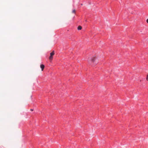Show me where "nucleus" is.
I'll use <instances>...</instances> for the list:
<instances>
[{
    "label": "nucleus",
    "instance_id": "nucleus-1",
    "mask_svg": "<svg viewBox=\"0 0 148 148\" xmlns=\"http://www.w3.org/2000/svg\"><path fill=\"white\" fill-rule=\"evenodd\" d=\"M96 59V58L95 57L89 58L88 60V62L90 64L94 66L95 64H92V63L95 62Z\"/></svg>",
    "mask_w": 148,
    "mask_h": 148
},
{
    "label": "nucleus",
    "instance_id": "nucleus-2",
    "mask_svg": "<svg viewBox=\"0 0 148 148\" xmlns=\"http://www.w3.org/2000/svg\"><path fill=\"white\" fill-rule=\"evenodd\" d=\"M54 51H53L51 53H50V56L49 58V59L50 60H51L53 59V56L54 55Z\"/></svg>",
    "mask_w": 148,
    "mask_h": 148
},
{
    "label": "nucleus",
    "instance_id": "nucleus-3",
    "mask_svg": "<svg viewBox=\"0 0 148 148\" xmlns=\"http://www.w3.org/2000/svg\"><path fill=\"white\" fill-rule=\"evenodd\" d=\"M40 67L42 71H43V69L45 68V66L43 64H41L40 66Z\"/></svg>",
    "mask_w": 148,
    "mask_h": 148
},
{
    "label": "nucleus",
    "instance_id": "nucleus-4",
    "mask_svg": "<svg viewBox=\"0 0 148 148\" xmlns=\"http://www.w3.org/2000/svg\"><path fill=\"white\" fill-rule=\"evenodd\" d=\"M82 29V27L80 26H79L77 27V29L78 30H81Z\"/></svg>",
    "mask_w": 148,
    "mask_h": 148
},
{
    "label": "nucleus",
    "instance_id": "nucleus-5",
    "mask_svg": "<svg viewBox=\"0 0 148 148\" xmlns=\"http://www.w3.org/2000/svg\"><path fill=\"white\" fill-rule=\"evenodd\" d=\"M72 12L73 13H75V10H73Z\"/></svg>",
    "mask_w": 148,
    "mask_h": 148
},
{
    "label": "nucleus",
    "instance_id": "nucleus-6",
    "mask_svg": "<svg viewBox=\"0 0 148 148\" xmlns=\"http://www.w3.org/2000/svg\"><path fill=\"white\" fill-rule=\"evenodd\" d=\"M146 80L148 81V75H147V77L146 78Z\"/></svg>",
    "mask_w": 148,
    "mask_h": 148
},
{
    "label": "nucleus",
    "instance_id": "nucleus-7",
    "mask_svg": "<svg viewBox=\"0 0 148 148\" xmlns=\"http://www.w3.org/2000/svg\"><path fill=\"white\" fill-rule=\"evenodd\" d=\"M147 22L148 23V18L147 20Z\"/></svg>",
    "mask_w": 148,
    "mask_h": 148
},
{
    "label": "nucleus",
    "instance_id": "nucleus-8",
    "mask_svg": "<svg viewBox=\"0 0 148 148\" xmlns=\"http://www.w3.org/2000/svg\"><path fill=\"white\" fill-rule=\"evenodd\" d=\"M30 110L32 111H33V109H30Z\"/></svg>",
    "mask_w": 148,
    "mask_h": 148
},
{
    "label": "nucleus",
    "instance_id": "nucleus-9",
    "mask_svg": "<svg viewBox=\"0 0 148 148\" xmlns=\"http://www.w3.org/2000/svg\"><path fill=\"white\" fill-rule=\"evenodd\" d=\"M97 63V62H96V63H95V64H96Z\"/></svg>",
    "mask_w": 148,
    "mask_h": 148
}]
</instances>
